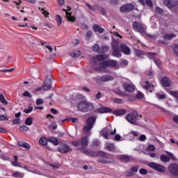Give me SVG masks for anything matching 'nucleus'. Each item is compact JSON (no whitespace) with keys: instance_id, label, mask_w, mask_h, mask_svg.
<instances>
[{"instance_id":"nucleus-42","label":"nucleus","mask_w":178,"mask_h":178,"mask_svg":"<svg viewBox=\"0 0 178 178\" xmlns=\"http://www.w3.org/2000/svg\"><path fill=\"white\" fill-rule=\"evenodd\" d=\"M169 94L178 99V91H170Z\"/></svg>"},{"instance_id":"nucleus-61","label":"nucleus","mask_w":178,"mask_h":178,"mask_svg":"<svg viewBox=\"0 0 178 178\" xmlns=\"http://www.w3.org/2000/svg\"><path fill=\"white\" fill-rule=\"evenodd\" d=\"M148 151H155V146L154 145H149L147 147Z\"/></svg>"},{"instance_id":"nucleus-10","label":"nucleus","mask_w":178,"mask_h":178,"mask_svg":"<svg viewBox=\"0 0 178 178\" xmlns=\"http://www.w3.org/2000/svg\"><path fill=\"white\" fill-rule=\"evenodd\" d=\"M168 172L172 176H178V164L177 163H171L168 166Z\"/></svg>"},{"instance_id":"nucleus-47","label":"nucleus","mask_w":178,"mask_h":178,"mask_svg":"<svg viewBox=\"0 0 178 178\" xmlns=\"http://www.w3.org/2000/svg\"><path fill=\"white\" fill-rule=\"evenodd\" d=\"M40 10L42 12V15H44L45 17H49V13H48V11L45 10L44 8H41Z\"/></svg>"},{"instance_id":"nucleus-59","label":"nucleus","mask_w":178,"mask_h":178,"mask_svg":"<svg viewBox=\"0 0 178 178\" xmlns=\"http://www.w3.org/2000/svg\"><path fill=\"white\" fill-rule=\"evenodd\" d=\"M136 56H143V51L140 50H135Z\"/></svg>"},{"instance_id":"nucleus-25","label":"nucleus","mask_w":178,"mask_h":178,"mask_svg":"<svg viewBox=\"0 0 178 178\" xmlns=\"http://www.w3.org/2000/svg\"><path fill=\"white\" fill-rule=\"evenodd\" d=\"M112 80H113V77L111 75H104L100 77L101 81L106 82V81H111Z\"/></svg>"},{"instance_id":"nucleus-41","label":"nucleus","mask_w":178,"mask_h":178,"mask_svg":"<svg viewBox=\"0 0 178 178\" xmlns=\"http://www.w3.org/2000/svg\"><path fill=\"white\" fill-rule=\"evenodd\" d=\"M92 49L94 52H98L99 51V45H98V44H95L92 47Z\"/></svg>"},{"instance_id":"nucleus-1","label":"nucleus","mask_w":178,"mask_h":178,"mask_svg":"<svg viewBox=\"0 0 178 178\" xmlns=\"http://www.w3.org/2000/svg\"><path fill=\"white\" fill-rule=\"evenodd\" d=\"M97 162L98 163H104V164H112L115 163V159H113V155L99 151L97 152Z\"/></svg>"},{"instance_id":"nucleus-57","label":"nucleus","mask_w":178,"mask_h":178,"mask_svg":"<svg viewBox=\"0 0 178 178\" xmlns=\"http://www.w3.org/2000/svg\"><path fill=\"white\" fill-rule=\"evenodd\" d=\"M42 104H44V100H42V99H36V105H42Z\"/></svg>"},{"instance_id":"nucleus-8","label":"nucleus","mask_w":178,"mask_h":178,"mask_svg":"<svg viewBox=\"0 0 178 178\" xmlns=\"http://www.w3.org/2000/svg\"><path fill=\"white\" fill-rule=\"evenodd\" d=\"M105 59H106V55L99 54L93 59H92L91 65H92L93 67L99 66V62H101V60H105Z\"/></svg>"},{"instance_id":"nucleus-62","label":"nucleus","mask_w":178,"mask_h":178,"mask_svg":"<svg viewBox=\"0 0 178 178\" xmlns=\"http://www.w3.org/2000/svg\"><path fill=\"white\" fill-rule=\"evenodd\" d=\"M145 140H147V136H145V135H141L139 137V141H145Z\"/></svg>"},{"instance_id":"nucleus-4","label":"nucleus","mask_w":178,"mask_h":178,"mask_svg":"<svg viewBox=\"0 0 178 178\" xmlns=\"http://www.w3.org/2000/svg\"><path fill=\"white\" fill-rule=\"evenodd\" d=\"M111 46L113 50V56L120 58V56H122V54L120 53V49H119V42H118V40L115 39H113Z\"/></svg>"},{"instance_id":"nucleus-49","label":"nucleus","mask_w":178,"mask_h":178,"mask_svg":"<svg viewBox=\"0 0 178 178\" xmlns=\"http://www.w3.org/2000/svg\"><path fill=\"white\" fill-rule=\"evenodd\" d=\"M71 144L74 145V147H79V145H81L80 140L72 141Z\"/></svg>"},{"instance_id":"nucleus-32","label":"nucleus","mask_w":178,"mask_h":178,"mask_svg":"<svg viewBox=\"0 0 178 178\" xmlns=\"http://www.w3.org/2000/svg\"><path fill=\"white\" fill-rule=\"evenodd\" d=\"M47 143H48V139H47V138H45V137H41L39 139V144L40 145H47Z\"/></svg>"},{"instance_id":"nucleus-24","label":"nucleus","mask_w":178,"mask_h":178,"mask_svg":"<svg viewBox=\"0 0 178 178\" xmlns=\"http://www.w3.org/2000/svg\"><path fill=\"white\" fill-rule=\"evenodd\" d=\"M79 141L82 147H87L88 145V137L87 136L83 137Z\"/></svg>"},{"instance_id":"nucleus-9","label":"nucleus","mask_w":178,"mask_h":178,"mask_svg":"<svg viewBox=\"0 0 178 178\" xmlns=\"http://www.w3.org/2000/svg\"><path fill=\"white\" fill-rule=\"evenodd\" d=\"M58 149V152H60V154H67L68 152H70L72 151L70 146H69V145L66 143L60 144Z\"/></svg>"},{"instance_id":"nucleus-56","label":"nucleus","mask_w":178,"mask_h":178,"mask_svg":"<svg viewBox=\"0 0 178 178\" xmlns=\"http://www.w3.org/2000/svg\"><path fill=\"white\" fill-rule=\"evenodd\" d=\"M145 3H146V5H147V6H149V8H152L153 4L151 0H145Z\"/></svg>"},{"instance_id":"nucleus-35","label":"nucleus","mask_w":178,"mask_h":178,"mask_svg":"<svg viewBox=\"0 0 178 178\" xmlns=\"http://www.w3.org/2000/svg\"><path fill=\"white\" fill-rule=\"evenodd\" d=\"M81 55V52H80V51L79 50L74 51L70 54V56H72V58H77V56H80Z\"/></svg>"},{"instance_id":"nucleus-64","label":"nucleus","mask_w":178,"mask_h":178,"mask_svg":"<svg viewBox=\"0 0 178 178\" xmlns=\"http://www.w3.org/2000/svg\"><path fill=\"white\" fill-rule=\"evenodd\" d=\"M173 122L175 123H177L178 124V115H175L172 118Z\"/></svg>"},{"instance_id":"nucleus-3","label":"nucleus","mask_w":178,"mask_h":178,"mask_svg":"<svg viewBox=\"0 0 178 178\" xmlns=\"http://www.w3.org/2000/svg\"><path fill=\"white\" fill-rule=\"evenodd\" d=\"M97 118L95 117H89L86 120V125L83 127V131L87 136H90V131L94 127Z\"/></svg>"},{"instance_id":"nucleus-39","label":"nucleus","mask_w":178,"mask_h":178,"mask_svg":"<svg viewBox=\"0 0 178 178\" xmlns=\"http://www.w3.org/2000/svg\"><path fill=\"white\" fill-rule=\"evenodd\" d=\"M156 96L158 98V99H165V98H166V94L165 93L163 94L156 93Z\"/></svg>"},{"instance_id":"nucleus-33","label":"nucleus","mask_w":178,"mask_h":178,"mask_svg":"<svg viewBox=\"0 0 178 178\" xmlns=\"http://www.w3.org/2000/svg\"><path fill=\"white\" fill-rule=\"evenodd\" d=\"M160 160L161 161V162H165V163H167L168 162H170V158L163 154L161 156Z\"/></svg>"},{"instance_id":"nucleus-58","label":"nucleus","mask_w":178,"mask_h":178,"mask_svg":"<svg viewBox=\"0 0 178 178\" xmlns=\"http://www.w3.org/2000/svg\"><path fill=\"white\" fill-rule=\"evenodd\" d=\"M102 52L104 54H105V52H108V51L109 50V47H108V46H103L102 47Z\"/></svg>"},{"instance_id":"nucleus-44","label":"nucleus","mask_w":178,"mask_h":178,"mask_svg":"<svg viewBox=\"0 0 178 178\" xmlns=\"http://www.w3.org/2000/svg\"><path fill=\"white\" fill-rule=\"evenodd\" d=\"M24 113H31L33 112V106H29L28 108L24 109Z\"/></svg>"},{"instance_id":"nucleus-21","label":"nucleus","mask_w":178,"mask_h":178,"mask_svg":"<svg viewBox=\"0 0 178 178\" xmlns=\"http://www.w3.org/2000/svg\"><path fill=\"white\" fill-rule=\"evenodd\" d=\"M97 111L98 113H110V112H112V109L108 107H102L98 108Z\"/></svg>"},{"instance_id":"nucleus-38","label":"nucleus","mask_w":178,"mask_h":178,"mask_svg":"<svg viewBox=\"0 0 178 178\" xmlns=\"http://www.w3.org/2000/svg\"><path fill=\"white\" fill-rule=\"evenodd\" d=\"M0 102L2 104H4V105H8V101H6V99H5V96L3 95L0 94Z\"/></svg>"},{"instance_id":"nucleus-31","label":"nucleus","mask_w":178,"mask_h":178,"mask_svg":"<svg viewBox=\"0 0 178 178\" xmlns=\"http://www.w3.org/2000/svg\"><path fill=\"white\" fill-rule=\"evenodd\" d=\"M141 86L143 88H145V90H148V88H151V83H149L148 81H142Z\"/></svg>"},{"instance_id":"nucleus-40","label":"nucleus","mask_w":178,"mask_h":178,"mask_svg":"<svg viewBox=\"0 0 178 178\" xmlns=\"http://www.w3.org/2000/svg\"><path fill=\"white\" fill-rule=\"evenodd\" d=\"M19 129L20 131H29L30 130V128L26 125L20 126Z\"/></svg>"},{"instance_id":"nucleus-7","label":"nucleus","mask_w":178,"mask_h":178,"mask_svg":"<svg viewBox=\"0 0 178 178\" xmlns=\"http://www.w3.org/2000/svg\"><path fill=\"white\" fill-rule=\"evenodd\" d=\"M102 136L104 138L108 140V136L111 134V136H115L116 134V129L112 131V127H106L102 131Z\"/></svg>"},{"instance_id":"nucleus-13","label":"nucleus","mask_w":178,"mask_h":178,"mask_svg":"<svg viewBox=\"0 0 178 178\" xmlns=\"http://www.w3.org/2000/svg\"><path fill=\"white\" fill-rule=\"evenodd\" d=\"M164 3L168 9H173V8H178L177 0H164Z\"/></svg>"},{"instance_id":"nucleus-45","label":"nucleus","mask_w":178,"mask_h":178,"mask_svg":"<svg viewBox=\"0 0 178 178\" xmlns=\"http://www.w3.org/2000/svg\"><path fill=\"white\" fill-rule=\"evenodd\" d=\"M136 98H137V99H142V98H144V94L141 92H138L136 95Z\"/></svg>"},{"instance_id":"nucleus-54","label":"nucleus","mask_w":178,"mask_h":178,"mask_svg":"<svg viewBox=\"0 0 178 178\" xmlns=\"http://www.w3.org/2000/svg\"><path fill=\"white\" fill-rule=\"evenodd\" d=\"M139 172L140 175H147V173H148V171L144 168H141L140 169Z\"/></svg>"},{"instance_id":"nucleus-20","label":"nucleus","mask_w":178,"mask_h":178,"mask_svg":"<svg viewBox=\"0 0 178 178\" xmlns=\"http://www.w3.org/2000/svg\"><path fill=\"white\" fill-rule=\"evenodd\" d=\"M105 148L107 151H109V152H115V150L116 149L115 144L113 143H106Z\"/></svg>"},{"instance_id":"nucleus-26","label":"nucleus","mask_w":178,"mask_h":178,"mask_svg":"<svg viewBox=\"0 0 178 178\" xmlns=\"http://www.w3.org/2000/svg\"><path fill=\"white\" fill-rule=\"evenodd\" d=\"M92 29L95 33H100V34L104 33V29H102L99 25H94L92 26Z\"/></svg>"},{"instance_id":"nucleus-23","label":"nucleus","mask_w":178,"mask_h":178,"mask_svg":"<svg viewBox=\"0 0 178 178\" xmlns=\"http://www.w3.org/2000/svg\"><path fill=\"white\" fill-rule=\"evenodd\" d=\"M17 145H19V147H22V148H25V149H30L31 148V146L26 142H17Z\"/></svg>"},{"instance_id":"nucleus-55","label":"nucleus","mask_w":178,"mask_h":178,"mask_svg":"<svg viewBox=\"0 0 178 178\" xmlns=\"http://www.w3.org/2000/svg\"><path fill=\"white\" fill-rule=\"evenodd\" d=\"M155 55H156L155 53H151V52L147 53V56L150 59L155 58Z\"/></svg>"},{"instance_id":"nucleus-37","label":"nucleus","mask_w":178,"mask_h":178,"mask_svg":"<svg viewBox=\"0 0 178 178\" xmlns=\"http://www.w3.org/2000/svg\"><path fill=\"white\" fill-rule=\"evenodd\" d=\"M166 154H168L170 159H172V161H177V158L175 156V154H173V153L170 152H166Z\"/></svg>"},{"instance_id":"nucleus-46","label":"nucleus","mask_w":178,"mask_h":178,"mask_svg":"<svg viewBox=\"0 0 178 178\" xmlns=\"http://www.w3.org/2000/svg\"><path fill=\"white\" fill-rule=\"evenodd\" d=\"M155 10L159 15H163V10L159 7H156Z\"/></svg>"},{"instance_id":"nucleus-2","label":"nucleus","mask_w":178,"mask_h":178,"mask_svg":"<svg viewBox=\"0 0 178 178\" xmlns=\"http://www.w3.org/2000/svg\"><path fill=\"white\" fill-rule=\"evenodd\" d=\"M78 110L80 112H88L94 109V105L89 102H80L77 105Z\"/></svg>"},{"instance_id":"nucleus-63","label":"nucleus","mask_w":178,"mask_h":178,"mask_svg":"<svg viewBox=\"0 0 178 178\" xmlns=\"http://www.w3.org/2000/svg\"><path fill=\"white\" fill-rule=\"evenodd\" d=\"M174 52L178 56V44L174 47Z\"/></svg>"},{"instance_id":"nucleus-48","label":"nucleus","mask_w":178,"mask_h":178,"mask_svg":"<svg viewBox=\"0 0 178 178\" xmlns=\"http://www.w3.org/2000/svg\"><path fill=\"white\" fill-rule=\"evenodd\" d=\"M115 104H123L124 102V100L120 99V98H115L114 99Z\"/></svg>"},{"instance_id":"nucleus-27","label":"nucleus","mask_w":178,"mask_h":178,"mask_svg":"<svg viewBox=\"0 0 178 178\" xmlns=\"http://www.w3.org/2000/svg\"><path fill=\"white\" fill-rule=\"evenodd\" d=\"M49 143H51V144H54V145H59V141L58 140V138L55 137H49L48 138Z\"/></svg>"},{"instance_id":"nucleus-36","label":"nucleus","mask_w":178,"mask_h":178,"mask_svg":"<svg viewBox=\"0 0 178 178\" xmlns=\"http://www.w3.org/2000/svg\"><path fill=\"white\" fill-rule=\"evenodd\" d=\"M25 124H26V126H31V124H33V117L26 118L25 120Z\"/></svg>"},{"instance_id":"nucleus-11","label":"nucleus","mask_w":178,"mask_h":178,"mask_svg":"<svg viewBox=\"0 0 178 178\" xmlns=\"http://www.w3.org/2000/svg\"><path fill=\"white\" fill-rule=\"evenodd\" d=\"M134 5L128 3L127 5H124L120 8V11L121 13H129V12H131L134 10Z\"/></svg>"},{"instance_id":"nucleus-12","label":"nucleus","mask_w":178,"mask_h":178,"mask_svg":"<svg viewBox=\"0 0 178 178\" xmlns=\"http://www.w3.org/2000/svg\"><path fill=\"white\" fill-rule=\"evenodd\" d=\"M133 29L134 30H135V31H137L138 33H145L144 26H143V24H141L140 22H134L133 23Z\"/></svg>"},{"instance_id":"nucleus-28","label":"nucleus","mask_w":178,"mask_h":178,"mask_svg":"<svg viewBox=\"0 0 178 178\" xmlns=\"http://www.w3.org/2000/svg\"><path fill=\"white\" fill-rule=\"evenodd\" d=\"M113 113L115 115V116H123V115H126V110H115L113 111Z\"/></svg>"},{"instance_id":"nucleus-14","label":"nucleus","mask_w":178,"mask_h":178,"mask_svg":"<svg viewBox=\"0 0 178 178\" xmlns=\"http://www.w3.org/2000/svg\"><path fill=\"white\" fill-rule=\"evenodd\" d=\"M119 159L120 162H122L123 163H127L129 162H131V161H133V156H129L127 154L120 155Z\"/></svg>"},{"instance_id":"nucleus-30","label":"nucleus","mask_w":178,"mask_h":178,"mask_svg":"<svg viewBox=\"0 0 178 178\" xmlns=\"http://www.w3.org/2000/svg\"><path fill=\"white\" fill-rule=\"evenodd\" d=\"M108 67H116L118 65V61L114 60H108Z\"/></svg>"},{"instance_id":"nucleus-52","label":"nucleus","mask_w":178,"mask_h":178,"mask_svg":"<svg viewBox=\"0 0 178 178\" xmlns=\"http://www.w3.org/2000/svg\"><path fill=\"white\" fill-rule=\"evenodd\" d=\"M56 22H58V25L60 26L62 24V18L59 16V15L56 17Z\"/></svg>"},{"instance_id":"nucleus-34","label":"nucleus","mask_w":178,"mask_h":178,"mask_svg":"<svg viewBox=\"0 0 178 178\" xmlns=\"http://www.w3.org/2000/svg\"><path fill=\"white\" fill-rule=\"evenodd\" d=\"M13 177H19V178L24 177V174L19 171H16L13 173Z\"/></svg>"},{"instance_id":"nucleus-43","label":"nucleus","mask_w":178,"mask_h":178,"mask_svg":"<svg viewBox=\"0 0 178 178\" xmlns=\"http://www.w3.org/2000/svg\"><path fill=\"white\" fill-rule=\"evenodd\" d=\"M90 156H98V152H95V151L92 150H89V154Z\"/></svg>"},{"instance_id":"nucleus-29","label":"nucleus","mask_w":178,"mask_h":178,"mask_svg":"<svg viewBox=\"0 0 178 178\" xmlns=\"http://www.w3.org/2000/svg\"><path fill=\"white\" fill-rule=\"evenodd\" d=\"M66 18L68 20V22H76V17L72 15V13L66 12Z\"/></svg>"},{"instance_id":"nucleus-22","label":"nucleus","mask_w":178,"mask_h":178,"mask_svg":"<svg viewBox=\"0 0 178 178\" xmlns=\"http://www.w3.org/2000/svg\"><path fill=\"white\" fill-rule=\"evenodd\" d=\"M163 38H164V40H172L173 38H176V34L175 33H165L163 35Z\"/></svg>"},{"instance_id":"nucleus-19","label":"nucleus","mask_w":178,"mask_h":178,"mask_svg":"<svg viewBox=\"0 0 178 178\" xmlns=\"http://www.w3.org/2000/svg\"><path fill=\"white\" fill-rule=\"evenodd\" d=\"M108 67V60H104L102 63H99V65L94 66L93 69L95 70H98V67H102L103 69H105V67Z\"/></svg>"},{"instance_id":"nucleus-15","label":"nucleus","mask_w":178,"mask_h":178,"mask_svg":"<svg viewBox=\"0 0 178 178\" xmlns=\"http://www.w3.org/2000/svg\"><path fill=\"white\" fill-rule=\"evenodd\" d=\"M122 87L124 88L125 91H128L129 92H133L134 90H136V86L129 83H124Z\"/></svg>"},{"instance_id":"nucleus-51","label":"nucleus","mask_w":178,"mask_h":178,"mask_svg":"<svg viewBox=\"0 0 178 178\" xmlns=\"http://www.w3.org/2000/svg\"><path fill=\"white\" fill-rule=\"evenodd\" d=\"M50 129H52V130H56L58 129V125L55 122H52L50 125Z\"/></svg>"},{"instance_id":"nucleus-50","label":"nucleus","mask_w":178,"mask_h":178,"mask_svg":"<svg viewBox=\"0 0 178 178\" xmlns=\"http://www.w3.org/2000/svg\"><path fill=\"white\" fill-rule=\"evenodd\" d=\"M23 97H28L29 98H31L33 95H31V93L29 91H25L24 93H22Z\"/></svg>"},{"instance_id":"nucleus-18","label":"nucleus","mask_w":178,"mask_h":178,"mask_svg":"<svg viewBox=\"0 0 178 178\" xmlns=\"http://www.w3.org/2000/svg\"><path fill=\"white\" fill-rule=\"evenodd\" d=\"M120 49L124 55H129L130 54V48L124 44V43L120 44Z\"/></svg>"},{"instance_id":"nucleus-6","label":"nucleus","mask_w":178,"mask_h":178,"mask_svg":"<svg viewBox=\"0 0 178 178\" xmlns=\"http://www.w3.org/2000/svg\"><path fill=\"white\" fill-rule=\"evenodd\" d=\"M148 166L149 168H151L152 169H154L157 172H160V173H165V172H166V168H165V166L159 163L151 162L149 163Z\"/></svg>"},{"instance_id":"nucleus-53","label":"nucleus","mask_w":178,"mask_h":178,"mask_svg":"<svg viewBox=\"0 0 178 178\" xmlns=\"http://www.w3.org/2000/svg\"><path fill=\"white\" fill-rule=\"evenodd\" d=\"M131 172H133L134 173H137L138 172V166H134L131 168Z\"/></svg>"},{"instance_id":"nucleus-17","label":"nucleus","mask_w":178,"mask_h":178,"mask_svg":"<svg viewBox=\"0 0 178 178\" xmlns=\"http://www.w3.org/2000/svg\"><path fill=\"white\" fill-rule=\"evenodd\" d=\"M161 84L163 87H170L172 86V81L167 76H164L161 79Z\"/></svg>"},{"instance_id":"nucleus-5","label":"nucleus","mask_w":178,"mask_h":178,"mask_svg":"<svg viewBox=\"0 0 178 178\" xmlns=\"http://www.w3.org/2000/svg\"><path fill=\"white\" fill-rule=\"evenodd\" d=\"M140 118H141V115H138V113H137L136 111H134L129 114H127L126 116L127 122L131 123V124H136V122H137V120H138V119H140Z\"/></svg>"},{"instance_id":"nucleus-16","label":"nucleus","mask_w":178,"mask_h":178,"mask_svg":"<svg viewBox=\"0 0 178 178\" xmlns=\"http://www.w3.org/2000/svg\"><path fill=\"white\" fill-rule=\"evenodd\" d=\"M51 81L49 78H47L44 81V85H43V90L44 91H48L51 90Z\"/></svg>"},{"instance_id":"nucleus-60","label":"nucleus","mask_w":178,"mask_h":178,"mask_svg":"<svg viewBox=\"0 0 178 178\" xmlns=\"http://www.w3.org/2000/svg\"><path fill=\"white\" fill-rule=\"evenodd\" d=\"M100 144H101V143H99L98 141V140H95L92 142V145H94V147H98V146H99Z\"/></svg>"}]
</instances>
